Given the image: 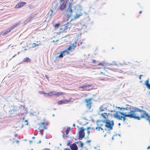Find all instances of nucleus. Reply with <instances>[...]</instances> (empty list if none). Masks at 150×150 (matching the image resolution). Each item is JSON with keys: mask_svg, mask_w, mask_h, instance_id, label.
<instances>
[{"mask_svg": "<svg viewBox=\"0 0 150 150\" xmlns=\"http://www.w3.org/2000/svg\"><path fill=\"white\" fill-rule=\"evenodd\" d=\"M145 112H143L141 114L140 116H137L136 114H132V118L137 119L138 120H140L141 118H143L146 120H148L150 125V115L145 111Z\"/></svg>", "mask_w": 150, "mask_h": 150, "instance_id": "obj_1", "label": "nucleus"}, {"mask_svg": "<svg viewBox=\"0 0 150 150\" xmlns=\"http://www.w3.org/2000/svg\"><path fill=\"white\" fill-rule=\"evenodd\" d=\"M71 7L72 6L71 4L69 3L67 9L65 11V16L67 17L68 20V19L71 17L72 15V13H73V11Z\"/></svg>", "mask_w": 150, "mask_h": 150, "instance_id": "obj_2", "label": "nucleus"}, {"mask_svg": "<svg viewBox=\"0 0 150 150\" xmlns=\"http://www.w3.org/2000/svg\"><path fill=\"white\" fill-rule=\"evenodd\" d=\"M114 121L113 120H112L110 122V120L107 119L106 120V123L105 125V127H106L109 128V129H108V130L109 131L112 129L113 126H114Z\"/></svg>", "mask_w": 150, "mask_h": 150, "instance_id": "obj_3", "label": "nucleus"}, {"mask_svg": "<svg viewBox=\"0 0 150 150\" xmlns=\"http://www.w3.org/2000/svg\"><path fill=\"white\" fill-rule=\"evenodd\" d=\"M145 112V110H143L140 109L136 107H133L130 106V111L129 112L130 113H133L135 114V112Z\"/></svg>", "mask_w": 150, "mask_h": 150, "instance_id": "obj_4", "label": "nucleus"}, {"mask_svg": "<svg viewBox=\"0 0 150 150\" xmlns=\"http://www.w3.org/2000/svg\"><path fill=\"white\" fill-rule=\"evenodd\" d=\"M84 130L85 129L83 127L81 128L79 132V136L78 139L79 140H81L85 136Z\"/></svg>", "mask_w": 150, "mask_h": 150, "instance_id": "obj_5", "label": "nucleus"}, {"mask_svg": "<svg viewBox=\"0 0 150 150\" xmlns=\"http://www.w3.org/2000/svg\"><path fill=\"white\" fill-rule=\"evenodd\" d=\"M68 1V0H65L60 4L59 8L60 10L63 11L66 8Z\"/></svg>", "mask_w": 150, "mask_h": 150, "instance_id": "obj_6", "label": "nucleus"}, {"mask_svg": "<svg viewBox=\"0 0 150 150\" xmlns=\"http://www.w3.org/2000/svg\"><path fill=\"white\" fill-rule=\"evenodd\" d=\"M114 117L118 120H122L123 119V121L124 122L126 120V117H122V116H120L118 114V112H116L113 114Z\"/></svg>", "mask_w": 150, "mask_h": 150, "instance_id": "obj_7", "label": "nucleus"}, {"mask_svg": "<svg viewBox=\"0 0 150 150\" xmlns=\"http://www.w3.org/2000/svg\"><path fill=\"white\" fill-rule=\"evenodd\" d=\"M118 112V114H120L122 115V117H128L130 118H132V113H130L129 112L128 114H127L125 112Z\"/></svg>", "mask_w": 150, "mask_h": 150, "instance_id": "obj_8", "label": "nucleus"}, {"mask_svg": "<svg viewBox=\"0 0 150 150\" xmlns=\"http://www.w3.org/2000/svg\"><path fill=\"white\" fill-rule=\"evenodd\" d=\"M91 99H86L85 101L86 102V107L88 109H89L91 107Z\"/></svg>", "mask_w": 150, "mask_h": 150, "instance_id": "obj_9", "label": "nucleus"}, {"mask_svg": "<svg viewBox=\"0 0 150 150\" xmlns=\"http://www.w3.org/2000/svg\"><path fill=\"white\" fill-rule=\"evenodd\" d=\"M26 4V3L25 2H19L15 6L16 8H18L23 7Z\"/></svg>", "mask_w": 150, "mask_h": 150, "instance_id": "obj_10", "label": "nucleus"}, {"mask_svg": "<svg viewBox=\"0 0 150 150\" xmlns=\"http://www.w3.org/2000/svg\"><path fill=\"white\" fill-rule=\"evenodd\" d=\"M18 108L17 107L15 106H13V108L12 110L9 111V113L11 114H13L15 112L18 111Z\"/></svg>", "mask_w": 150, "mask_h": 150, "instance_id": "obj_11", "label": "nucleus"}, {"mask_svg": "<svg viewBox=\"0 0 150 150\" xmlns=\"http://www.w3.org/2000/svg\"><path fill=\"white\" fill-rule=\"evenodd\" d=\"M75 43H73L72 44V46H69L67 49V51H70L71 49L74 50L75 48L76 47V41L75 40L74 41Z\"/></svg>", "mask_w": 150, "mask_h": 150, "instance_id": "obj_12", "label": "nucleus"}, {"mask_svg": "<svg viewBox=\"0 0 150 150\" xmlns=\"http://www.w3.org/2000/svg\"><path fill=\"white\" fill-rule=\"evenodd\" d=\"M76 144L75 142L70 146V147L71 150H78V147Z\"/></svg>", "mask_w": 150, "mask_h": 150, "instance_id": "obj_13", "label": "nucleus"}, {"mask_svg": "<svg viewBox=\"0 0 150 150\" xmlns=\"http://www.w3.org/2000/svg\"><path fill=\"white\" fill-rule=\"evenodd\" d=\"M70 102L69 100H63L59 101L57 102V103L59 105H61L62 104Z\"/></svg>", "mask_w": 150, "mask_h": 150, "instance_id": "obj_14", "label": "nucleus"}, {"mask_svg": "<svg viewBox=\"0 0 150 150\" xmlns=\"http://www.w3.org/2000/svg\"><path fill=\"white\" fill-rule=\"evenodd\" d=\"M69 23H67V24L62 25L61 27V30L62 31H64L68 28V25Z\"/></svg>", "mask_w": 150, "mask_h": 150, "instance_id": "obj_15", "label": "nucleus"}, {"mask_svg": "<svg viewBox=\"0 0 150 150\" xmlns=\"http://www.w3.org/2000/svg\"><path fill=\"white\" fill-rule=\"evenodd\" d=\"M66 52H67L68 54H69V52L68 51H67V50H64L60 53V54L59 55V56H58V57L59 58H62L65 55V54L64 53H65Z\"/></svg>", "mask_w": 150, "mask_h": 150, "instance_id": "obj_16", "label": "nucleus"}, {"mask_svg": "<svg viewBox=\"0 0 150 150\" xmlns=\"http://www.w3.org/2000/svg\"><path fill=\"white\" fill-rule=\"evenodd\" d=\"M149 79L148 78L147 79L145 82L144 85L149 89H150V84L149 83Z\"/></svg>", "mask_w": 150, "mask_h": 150, "instance_id": "obj_17", "label": "nucleus"}, {"mask_svg": "<svg viewBox=\"0 0 150 150\" xmlns=\"http://www.w3.org/2000/svg\"><path fill=\"white\" fill-rule=\"evenodd\" d=\"M92 86L91 84H86L83 85L80 87V88H86L87 87H91Z\"/></svg>", "mask_w": 150, "mask_h": 150, "instance_id": "obj_18", "label": "nucleus"}, {"mask_svg": "<svg viewBox=\"0 0 150 150\" xmlns=\"http://www.w3.org/2000/svg\"><path fill=\"white\" fill-rule=\"evenodd\" d=\"M74 7L75 9L77 10H81L82 9V6L78 4H76L74 6Z\"/></svg>", "mask_w": 150, "mask_h": 150, "instance_id": "obj_19", "label": "nucleus"}, {"mask_svg": "<svg viewBox=\"0 0 150 150\" xmlns=\"http://www.w3.org/2000/svg\"><path fill=\"white\" fill-rule=\"evenodd\" d=\"M30 45H31L29 47L30 48H34L36 46H38L39 45V44H36V43H33L32 44H30Z\"/></svg>", "mask_w": 150, "mask_h": 150, "instance_id": "obj_20", "label": "nucleus"}, {"mask_svg": "<svg viewBox=\"0 0 150 150\" xmlns=\"http://www.w3.org/2000/svg\"><path fill=\"white\" fill-rule=\"evenodd\" d=\"M31 61V59L28 57H26L23 59V62H30Z\"/></svg>", "mask_w": 150, "mask_h": 150, "instance_id": "obj_21", "label": "nucleus"}, {"mask_svg": "<svg viewBox=\"0 0 150 150\" xmlns=\"http://www.w3.org/2000/svg\"><path fill=\"white\" fill-rule=\"evenodd\" d=\"M127 105V107H126L125 108H121V109H123L124 110H129L130 111V105Z\"/></svg>", "mask_w": 150, "mask_h": 150, "instance_id": "obj_22", "label": "nucleus"}, {"mask_svg": "<svg viewBox=\"0 0 150 150\" xmlns=\"http://www.w3.org/2000/svg\"><path fill=\"white\" fill-rule=\"evenodd\" d=\"M18 25V24H14L13 26H11L10 28H8L9 31H11L13 29L16 28Z\"/></svg>", "mask_w": 150, "mask_h": 150, "instance_id": "obj_23", "label": "nucleus"}, {"mask_svg": "<svg viewBox=\"0 0 150 150\" xmlns=\"http://www.w3.org/2000/svg\"><path fill=\"white\" fill-rule=\"evenodd\" d=\"M55 94L54 91H50L48 93H47V95L49 96H52L54 95Z\"/></svg>", "mask_w": 150, "mask_h": 150, "instance_id": "obj_24", "label": "nucleus"}, {"mask_svg": "<svg viewBox=\"0 0 150 150\" xmlns=\"http://www.w3.org/2000/svg\"><path fill=\"white\" fill-rule=\"evenodd\" d=\"M83 15L82 13H80L79 14H76V16H75V18H79L81 16Z\"/></svg>", "mask_w": 150, "mask_h": 150, "instance_id": "obj_25", "label": "nucleus"}, {"mask_svg": "<svg viewBox=\"0 0 150 150\" xmlns=\"http://www.w3.org/2000/svg\"><path fill=\"white\" fill-rule=\"evenodd\" d=\"M55 94H54V95H55L57 96H59L60 95L62 94V93H63L62 92H57V93L56 92L54 91Z\"/></svg>", "mask_w": 150, "mask_h": 150, "instance_id": "obj_26", "label": "nucleus"}, {"mask_svg": "<svg viewBox=\"0 0 150 150\" xmlns=\"http://www.w3.org/2000/svg\"><path fill=\"white\" fill-rule=\"evenodd\" d=\"M79 143H80V147L81 148L83 147V146L84 144L81 141H79L78 142H76V144H78Z\"/></svg>", "mask_w": 150, "mask_h": 150, "instance_id": "obj_27", "label": "nucleus"}, {"mask_svg": "<svg viewBox=\"0 0 150 150\" xmlns=\"http://www.w3.org/2000/svg\"><path fill=\"white\" fill-rule=\"evenodd\" d=\"M107 115V116H108V115H107V114L106 113H105V112H104L103 113H102L101 114V115L102 117H103V118L105 119V120H106V117H105V115Z\"/></svg>", "mask_w": 150, "mask_h": 150, "instance_id": "obj_28", "label": "nucleus"}, {"mask_svg": "<svg viewBox=\"0 0 150 150\" xmlns=\"http://www.w3.org/2000/svg\"><path fill=\"white\" fill-rule=\"evenodd\" d=\"M70 130H71V129L70 127H69L67 128L66 130V134L67 135L69 133V131Z\"/></svg>", "mask_w": 150, "mask_h": 150, "instance_id": "obj_29", "label": "nucleus"}, {"mask_svg": "<svg viewBox=\"0 0 150 150\" xmlns=\"http://www.w3.org/2000/svg\"><path fill=\"white\" fill-rule=\"evenodd\" d=\"M10 31H9V29H8L5 32L3 33L2 35H5L8 34Z\"/></svg>", "mask_w": 150, "mask_h": 150, "instance_id": "obj_30", "label": "nucleus"}, {"mask_svg": "<svg viewBox=\"0 0 150 150\" xmlns=\"http://www.w3.org/2000/svg\"><path fill=\"white\" fill-rule=\"evenodd\" d=\"M106 120H97V122H102L104 123H106Z\"/></svg>", "mask_w": 150, "mask_h": 150, "instance_id": "obj_31", "label": "nucleus"}, {"mask_svg": "<svg viewBox=\"0 0 150 150\" xmlns=\"http://www.w3.org/2000/svg\"><path fill=\"white\" fill-rule=\"evenodd\" d=\"M99 122H97V120L96 121V123L97 126L102 127L103 125V124L99 123Z\"/></svg>", "mask_w": 150, "mask_h": 150, "instance_id": "obj_32", "label": "nucleus"}, {"mask_svg": "<svg viewBox=\"0 0 150 150\" xmlns=\"http://www.w3.org/2000/svg\"><path fill=\"white\" fill-rule=\"evenodd\" d=\"M53 26L55 28H58L60 26V24L59 23L56 24L54 25Z\"/></svg>", "mask_w": 150, "mask_h": 150, "instance_id": "obj_33", "label": "nucleus"}, {"mask_svg": "<svg viewBox=\"0 0 150 150\" xmlns=\"http://www.w3.org/2000/svg\"><path fill=\"white\" fill-rule=\"evenodd\" d=\"M45 124V123L44 122H42L41 124H39V125L40 127H42L43 125H44Z\"/></svg>", "mask_w": 150, "mask_h": 150, "instance_id": "obj_34", "label": "nucleus"}, {"mask_svg": "<svg viewBox=\"0 0 150 150\" xmlns=\"http://www.w3.org/2000/svg\"><path fill=\"white\" fill-rule=\"evenodd\" d=\"M100 111H105V110L107 109V108H104L103 109H102L101 107H100Z\"/></svg>", "mask_w": 150, "mask_h": 150, "instance_id": "obj_35", "label": "nucleus"}, {"mask_svg": "<svg viewBox=\"0 0 150 150\" xmlns=\"http://www.w3.org/2000/svg\"><path fill=\"white\" fill-rule=\"evenodd\" d=\"M39 92H40V93L41 94H44V95L47 94V93L44 92H43V91H40Z\"/></svg>", "mask_w": 150, "mask_h": 150, "instance_id": "obj_36", "label": "nucleus"}, {"mask_svg": "<svg viewBox=\"0 0 150 150\" xmlns=\"http://www.w3.org/2000/svg\"><path fill=\"white\" fill-rule=\"evenodd\" d=\"M71 141H70V142H68L67 143V146H69L71 145L70 144H71Z\"/></svg>", "mask_w": 150, "mask_h": 150, "instance_id": "obj_37", "label": "nucleus"}, {"mask_svg": "<svg viewBox=\"0 0 150 150\" xmlns=\"http://www.w3.org/2000/svg\"><path fill=\"white\" fill-rule=\"evenodd\" d=\"M111 65H117V64L115 63V62H112V63H111Z\"/></svg>", "mask_w": 150, "mask_h": 150, "instance_id": "obj_38", "label": "nucleus"}, {"mask_svg": "<svg viewBox=\"0 0 150 150\" xmlns=\"http://www.w3.org/2000/svg\"><path fill=\"white\" fill-rule=\"evenodd\" d=\"M118 135L120 137L121 135L120 134H114L113 135V136H116Z\"/></svg>", "mask_w": 150, "mask_h": 150, "instance_id": "obj_39", "label": "nucleus"}, {"mask_svg": "<svg viewBox=\"0 0 150 150\" xmlns=\"http://www.w3.org/2000/svg\"><path fill=\"white\" fill-rule=\"evenodd\" d=\"M98 65H102V66H103V63H98Z\"/></svg>", "mask_w": 150, "mask_h": 150, "instance_id": "obj_40", "label": "nucleus"}, {"mask_svg": "<svg viewBox=\"0 0 150 150\" xmlns=\"http://www.w3.org/2000/svg\"><path fill=\"white\" fill-rule=\"evenodd\" d=\"M96 62V61L95 60H92V63H95Z\"/></svg>", "mask_w": 150, "mask_h": 150, "instance_id": "obj_41", "label": "nucleus"}, {"mask_svg": "<svg viewBox=\"0 0 150 150\" xmlns=\"http://www.w3.org/2000/svg\"><path fill=\"white\" fill-rule=\"evenodd\" d=\"M25 122H27V123L26 124V125H28V120H25Z\"/></svg>", "mask_w": 150, "mask_h": 150, "instance_id": "obj_42", "label": "nucleus"}, {"mask_svg": "<svg viewBox=\"0 0 150 150\" xmlns=\"http://www.w3.org/2000/svg\"><path fill=\"white\" fill-rule=\"evenodd\" d=\"M45 77L48 80V77L47 75H45Z\"/></svg>", "mask_w": 150, "mask_h": 150, "instance_id": "obj_43", "label": "nucleus"}, {"mask_svg": "<svg viewBox=\"0 0 150 150\" xmlns=\"http://www.w3.org/2000/svg\"><path fill=\"white\" fill-rule=\"evenodd\" d=\"M43 128L44 129H47V127L45 126H44L43 127Z\"/></svg>", "mask_w": 150, "mask_h": 150, "instance_id": "obj_44", "label": "nucleus"}, {"mask_svg": "<svg viewBox=\"0 0 150 150\" xmlns=\"http://www.w3.org/2000/svg\"><path fill=\"white\" fill-rule=\"evenodd\" d=\"M91 142V140H88L86 141V143H89V142Z\"/></svg>", "mask_w": 150, "mask_h": 150, "instance_id": "obj_45", "label": "nucleus"}, {"mask_svg": "<svg viewBox=\"0 0 150 150\" xmlns=\"http://www.w3.org/2000/svg\"><path fill=\"white\" fill-rule=\"evenodd\" d=\"M62 137L63 138H65V134H64V133H63V134H62Z\"/></svg>", "mask_w": 150, "mask_h": 150, "instance_id": "obj_46", "label": "nucleus"}, {"mask_svg": "<svg viewBox=\"0 0 150 150\" xmlns=\"http://www.w3.org/2000/svg\"><path fill=\"white\" fill-rule=\"evenodd\" d=\"M99 129H101V130H103V129L100 126H99Z\"/></svg>", "mask_w": 150, "mask_h": 150, "instance_id": "obj_47", "label": "nucleus"}, {"mask_svg": "<svg viewBox=\"0 0 150 150\" xmlns=\"http://www.w3.org/2000/svg\"><path fill=\"white\" fill-rule=\"evenodd\" d=\"M87 134H88V136H89V134H90V131H88V130L87 131Z\"/></svg>", "mask_w": 150, "mask_h": 150, "instance_id": "obj_48", "label": "nucleus"}, {"mask_svg": "<svg viewBox=\"0 0 150 150\" xmlns=\"http://www.w3.org/2000/svg\"><path fill=\"white\" fill-rule=\"evenodd\" d=\"M142 76V75H140L139 76V79H141V77Z\"/></svg>", "mask_w": 150, "mask_h": 150, "instance_id": "obj_49", "label": "nucleus"}, {"mask_svg": "<svg viewBox=\"0 0 150 150\" xmlns=\"http://www.w3.org/2000/svg\"><path fill=\"white\" fill-rule=\"evenodd\" d=\"M53 10H51V14H50V16H52V12H53Z\"/></svg>", "mask_w": 150, "mask_h": 150, "instance_id": "obj_50", "label": "nucleus"}, {"mask_svg": "<svg viewBox=\"0 0 150 150\" xmlns=\"http://www.w3.org/2000/svg\"><path fill=\"white\" fill-rule=\"evenodd\" d=\"M16 142L17 143H19V141L18 140H17L16 141Z\"/></svg>", "mask_w": 150, "mask_h": 150, "instance_id": "obj_51", "label": "nucleus"}, {"mask_svg": "<svg viewBox=\"0 0 150 150\" xmlns=\"http://www.w3.org/2000/svg\"><path fill=\"white\" fill-rule=\"evenodd\" d=\"M91 129V127H87V129L88 130H89V129Z\"/></svg>", "mask_w": 150, "mask_h": 150, "instance_id": "obj_52", "label": "nucleus"}, {"mask_svg": "<svg viewBox=\"0 0 150 150\" xmlns=\"http://www.w3.org/2000/svg\"><path fill=\"white\" fill-rule=\"evenodd\" d=\"M98 127H96V130H98V129H99V126H98Z\"/></svg>", "mask_w": 150, "mask_h": 150, "instance_id": "obj_53", "label": "nucleus"}, {"mask_svg": "<svg viewBox=\"0 0 150 150\" xmlns=\"http://www.w3.org/2000/svg\"><path fill=\"white\" fill-rule=\"evenodd\" d=\"M33 142L32 140L29 141V143L30 144H31Z\"/></svg>", "mask_w": 150, "mask_h": 150, "instance_id": "obj_54", "label": "nucleus"}, {"mask_svg": "<svg viewBox=\"0 0 150 150\" xmlns=\"http://www.w3.org/2000/svg\"><path fill=\"white\" fill-rule=\"evenodd\" d=\"M17 136H18V134H15V135H14V137H17Z\"/></svg>", "mask_w": 150, "mask_h": 150, "instance_id": "obj_55", "label": "nucleus"}, {"mask_svg": "<svg viewBox=\"0 0 150 150\" xmlns=\"http://www.w3.org/2000/svg\"><path fill=\"white\" fill-rule=\"evenodd\" d=\"M41 140H40L38 142V143H39V144H40V143H41Z\"/></svg>", "mask_w": 150, "mask_h": 150, "instance_id": "obj_56", "label": "nucleus"}, {"mask_svg": "<svg viewBox=\"0 0 150 150\" xmlns=\"http://www.w3.org/2000/svg\"><path fill=\"white\" fill-rule=\"evenodd\" d=\"M100 80H102V81H105V79H100Z\"/></svg>", "mask_w": 150, "mask_h": 150, "instance_id": "obj_57", "label": "nucleus"}, {"mask_svg": "<svg viewBox=\"0 0 150 150\" xmlns=\"http://www.w3.org/2000/svg\"><path fill=\"white\" fill-rule=\"evenodd\" d=\"M108 65L109 66L112 65L111 63H108Z\"/></svg>", "mask_w": 150, "mask_h": 150, "instance_id": "obj_58", "label": "nucleus"}, {"mask_svg": "<svg viewBox=\"0 0 150 150\" xmlns=\"http://www.w3.org/2000/svg\"><path fill=\"white\" fill-rule=\"evenodd\" d=\"M17 54H15L12 57V58H13L14 57H15L16 56Z\"/></svg>", "mask_w": 150, "mask_h": 150, "instance_id": "obj_59", "label": "nucleus"}, {"mask_svg": "<svg viewBox=\"0 0 150 150\" xmlns=\"http://www.w3.org/2000/svg\"><path fill=\"white\" fill-rule=\"evenodd\" d=\"M64 150H71L69 149H64Z\"/></svg>", "mask_w": 150, "mask_h": 150, "instance_id": "obj_60", "label": "nucleus"}, {"mask_svg": "<svg viewBox=\"0 0 150 150\" xmlns=\"http://www.w3.org/2000/svg\"><path fill=\"white\" fill-rule=\"evenodd\" d=\"M44 150H50V149H47V148H46V149H45Z\"/></svg>", "mask_w": 150, "mask_h": 150, "instance_id": "obj_61", "label": "nucleus"}, {"mask_svg": "<svg viewBox=\"0 0 150 150\" xmlns=\"http://www.w3.org/2000/svg\"><path fill=\"white\" fill-rule=\"evenodd\" d=\"M114 136H113L112 137V140H114Z\"/></svg>", "mask_w": 150, "mask_h": 150, "instance_id": "obj_62", "label": "nucleus"}, {"mask_svg": "<svg viewBox=\"0 0 150 150\" xmlns=\"http://www.w3.org/2000/svg\"><path fill=\"white\" fill-rule=\"evenodd\" d=\"M149 148H150V146H149L148 147L147 149H149Z\"/></svg>", "mask_w": 150, "mask_h": 150, "instance_id": "obj_63", "label": "nucleus"}, {"mask_svg": "<svg viewBox=\"0 0 150 150\" xmlns=\"http://www.w3.org/2000/svg\"><path fill=\"white\" fill-rule=\"evenodd\" d=\"M75 125H76L74 124H73V126L74 127H75Z\"/></svg>", "mask_w": 150, "mask_h": 150, "instance_id": "obj_64", "label": "nucleus"}]
</instances>
